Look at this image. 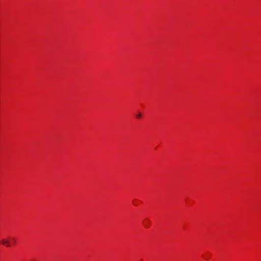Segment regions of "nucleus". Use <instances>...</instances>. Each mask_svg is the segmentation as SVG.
<instances>
[{
	"label": "nucleus",
	"mask_w": 261,
	"mask_h": 261,
	"mask_svg": "<svg viewBox=\"0 0 261 261\" xmlns=\"http://www.w3.org/2000/svg\"><path fill=\"white\" fill-rule=\"evenodd\" d=\"M1 243L6 246L7 247H10L11 246L10 241L7 239H2L1 241Z\"/></svg>",
	"instance_id": "1"
},
{
	"label": "nucleus",
	"mask_w": 261,
	"mask_h": 261,
	"mask_svg": "<svg viewBox=\"0 0 261 261\" xmlns=\"http://www.w3.org/2000/svg\"><path fill=\"white\" fill-rule=\"evenodd\" d=\"M142 116V114L141 113H139L137 115V118H140Z\"/></svg>",
	"instance_id": "2"
},
{
	"label": "nucleus",
	"mask_w": 261,
	"mask_h": 261,
	"mask_svg": "<svg viewBox=\"0 0 261 261\" xmlns=\"http://www.w3.org/2000/svg\"><path fill=\"white\" fill-rule=\"evenodd\" d=\"M12 240L13 241L14 243H15V239L14 238H12Z\"/></svg>",
	"instance_id": "3"
}]
</instances>
